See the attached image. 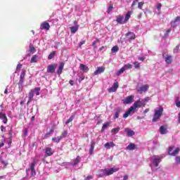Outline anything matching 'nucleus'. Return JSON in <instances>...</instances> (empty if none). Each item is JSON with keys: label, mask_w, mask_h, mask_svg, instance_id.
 <instances>
[{"label": "nucleus", "mask_w": 180, "mask_h": 180, "mask_svg": "<svg viewBox=\"0 0 180 180\" xmlns=\"http://www.w3.org/2000/svg\"><path fill=\"white\" fill-rule=\"evenodd\" d=\"M141 106H146V103H144L143 100H138L137 101L134 103V105L131 106L128 109V110L123 115L124 119L129 117L130 113H134L136 112V109H137V108H141Z\"/></svg>", "instance_id": "1"}, {"label": "nucleus", "mask_w": 180, "mask_h": 180, "mask_svg": "<svg viewBox=\"0 0 180 180\" xmlns=\"http://www.w3.org/2000/svg\"><path fill=\"white\" fill-rule=\"evenodd\" d=\"M119 168H105L98 171L96 174L97 178H103V176H109L113 174L114 172H117Z\"/></svg>", "instance_id": "2"}, {"label": "nucleus", "mask_w": 180, "mask_h": 180, "mask_svg": "<svg viewBox=\"0 0 180 180\" xmlns=\"http://www.w3.org/2000/svg\"><path fill=\"white\" fill-rule=\"evenodd\" d=\"M164 108H162V106H160L158 110H155L152 122H158V120H160L161 118V116H162Z\"/></svg>", "instance_id": "3"}, {"label": "nucleus", "mask_w": 180, "mask_h": 180, "mask_svg": "<svg viewBox=\"0 0 180 180\" xmlns=\"http://www.w3.org/2000/svg\"><path fill=\"white\" fill-rule=\"evenodd\" d=\"M34 167H36V162L34 161L30 165V168L26 170L27 175H29V172H31V176H34L36 175V170L34 169Z\"/></svg>", "instance_id": "4"}, {"label": "nucleus", "mask_w": 180, "mask_h": 180, "mask_svg": "<svg viewBox=\"0 0 180 180\" xmlns=\"http://www.w3.org/2000/svg\"><path fill=\"white\" fill-rule=\"evenodd\" d=\"M171 26L174 29L178 27V26H180V18L179 16H177L174 20H172L171 22Z\"/></svg>", "instance_id": "5"}, {"label": "nucleus", "mask_w": 180, "mask_h": 180, "mask_svg": "<svg viewBox=\"0 0 180 180\" xmlns=\"http://www.w3.org/2000/svg\"><path fill=\"white\" fill-rule=\"evenodd\" d=\"M126 39L127 41H131V40H134L136 39V34L134 32H128L126 34Z\"/></svg>", "instance_id": "6"}, {"label": "nucleus", "mask_w": 180, "mask_h": 180, "mask_svg": "<svg viewBox=\"0 0 180 180\" xmlns=\"http://www.w3.org/2000/svg\"><path fill=\"white\" fill-rule=\"evenodd\" d=\"M56 68H57V64L49 65L47 67V72H49V74H54V72H56Z\"/></svg>", "instance_id": "7"}, {"label": "nucleus", "mask_w": 180, "mask_h": 180, "mask_svg": "<svg viewBox=\"0 0 180 180\" xmlns=\"http://www.w3.org/2000/svg\"><path fill=\"white\" fill-rule=\"evenodd\" d=\"M134 99V96H129L126 97L124 99L122 100L124 105H129V103H131L133 100Z\"/></svg>", "instance_id": "8"}, {"label": "nucleus", "mask_w": 180, "mask_h": 180, "mask_svg": "<svg viewBox=\"0 0 180 180\" xmlns=\"http://www.w3.org/2000/svg\"><path fill=\"white\" fill-rule=\"evenodd\" d=\"M162 158L160 157V156H154L153 158V164L155 167H158V165L160 164V162H161V160Z\"/></svg>", "instance_id": "9"}, {"label": "nucleus", "mask_w": 180, "mask_h": 180, "mask_svg": "<svg viewBox=\"0 0 180 180\" xmlns=\"http://www.w3.org/2000/svg\"><path fill=\"white\" fill-rule=\"evenodd\" d=\"M178 153H179V148H176L174 150V148L172 147L169 148V150H168L169 155H176Z\"/></svg>", "instance_id": "10"}, {"label": "nucleus", "mask_w": 180, "mask_h": 180, "mask_svg": "<svg viewBox=\"0 0 180 180\" xmlns=\"http://www.w3.org/2000/svg\"><path fill=\"white\" fill-rule=\"evenodd\" d=\"M53 154H54V151H53L51 148L48 147L45 148L44 157H51V155H53Z\"/></svg>", "instance_id": "11"}, {"label": "nucleus", "mask_w": 180, "mask_h": 180, "mask_svg": "<svg viewBox=\"0 0 180 180\" xmlns=\"http://www.w3.org/2000/svg\"><path fill=\"white\" fill-rule=\"evenodd\" d=\"M117 88H119V83L115 82L113 84L112 87L108 89V92H110V93L116 92V91H117Z\"/></svg>", "instance_id": "12"}, {"label": "nucleus", "mask_w": 180, "mask_h": 180, "mask_svg": "<svg viewBox=\"0 0 180 180\" xmlns=\"http://www.w3.org/2000/svg\"><path fill=\"white\" fill-rule=\"evenodd\" d=\"M138 92L143 94V92H147L148 91V85L144 84L137 89Z\"/></svg>", "instance_id": "13"}, {"label": "nucleus", "mask_w": 180, "mask_h": 180, "mask_svg": "<svg viewBox=\"0 0 180 180\" xmlns=\"http://www.w3.org/2000/svg\"><path fill=\"white\" fill-rule=\"evenodd\" d=\"M0 119L3 121V123H4V124H6V123H8V118L6 117V115H5V113H3L2 112H0Z\"/></svg>", "instance_id": "14"}, {"label": "nucleus", "mask_w": 180, "mask_h": 180, "mask_svg": "<svg viewBox=\"0 0 180 180\" xmlns=\"http://www.w3.org/2000/svg\"><path fill=\"white\" fill-rule=\"evenodd\" d=\"M40 29L41 30H49L50 29V24H49L46 22H43L42 24H41V27Z\"/></svg>", "instance_id": "15"}, {"label": "nucleus", "mask_w": 180, "mask_h": 180, "mask_svg": "<svg viewBox=\"0 0 180 180\" xmlns=\"http://www.w3.org/2000/svg\"><path fill=\"white\" fill-rule=\"evenodd\" d=\"M102 72H105V67H98L96 71L94 72V75L102 74Z\"/></svg>", "instance_id": "16"}, {"label": "nucleus", "mask_w": 180, "mask_h": 180, "mask_svg": "<svg viewBox=\"0 0 180 180\" xmlns=\"http://www.w3.org/2000/svg\"><path fill=\"white\" fill-rule=\"evenodd\" d=\"M137 148V146L134 143H129L127 147L126 150H128L129 151H133V150H136Z\"/></svg>", "instance_id": "17"}, {"label": "nucleus", "mask_w": 180, "mask_h": 180, "mask_svg": "<svg viewBox=\"0 0 180 180\" xmlns=\"http://www.w3.org/2000/svg\"><path fill=\"white\" fill-rule=\"evenodd\" d=\"M81 162V158L79 156H77L75 160H73V162H71V165L73 167H75V165H78Z\"/></svg>", "instance_id": "18"}, {"label": "nucleus", "mask_w": 180, "mask_h": 180, "mask_svg": "<svg viewBox=\"0 0 180 180\" xmlns=\"http://www.w3.org/2000/svg\"><path fill=\"white\" fill-rule=\"evenodd\" d=\"M115 146V143L113 142H107L105 143L104 147L106 148V150H110V148H112V147Z\"/></svg>", "instance_id": "19"}, {"label": "nucleus", "mask_w": 180, "mask_h": 180, "mask_svg": "<svg viewBox=\"0 0 180 180\" xmlns=\"http://www.w3.org/2000/svg\"><path fill=\"white\" fill-rule=\"evenodd\" d=\"M33 96H34V91L31 90V92L29 93V100L27 103V106H29V103L33 101Z\"/></svg>", "instance_id": "20"}, {"label": "nucleus", "mask_w": 180, "mask_h": 180, "mask_svg": "<svg viewBox=\"0 0 180 180\" xmlns=\"http://www.w3.org/2000/svg\"><path fill=\"white\" fill-rule=\"evenodd\" d=\"M25 82V79H20L18 82V89L20 92H22L23 91V83Z\"/></svg>", "instance_id": "21"}, {"label": "nucleus", "mask_w": 180, "mask_h": 180, "mask_svg": "<svg viewBox=\"0 0 180 180\" xmlns=\"http://www.w3.org/2000/svg\"><path fill=\"white\" fill-rule=\"evenodd\" d=\"M159 131L160 134H167V133H168V129H167V127H165V126H161L160 127Z\"/></svg>", "instance_id": "22"}, {"label": "nucleus", "mask_w": 180, "mask_h": 180, "mask_svg": "<svg viewBox=\"0 0 180 180\" xmlns=\"http://www.w3.org/2000/svg\"><path fill=\"white\" fill-rule=\"evenodd\" d=\"M95 144H96L95 141L92 140L91 141V146H90V149H89V154H94V150L95 148Z\"/></svg>", "instance_id": "23"}, {"label": "nucleus", "mask_w": 180, "mask_h": 180, "mask_svg": "<svg viewBox=\"0 0 180 180\" xmlns=\"http://www.w3.org/2000/svg\"><path fill=\"white\" fill-rule=\"evenodd\" d=\"M79 69L81 70V71H83L84 72H88L89 71V68L88 66L81 63L79 65Z\"/></svg>", "instance_id": "24"}, {"label": "nucleus", "mask_w": 180, "mask_h": 180, "mask_svg": "<svg viewBox=\"0 0 180 180\" xmlns=\"http://www.w3.org/2000/svg\"><path fill=\"white\" fill-rule=\"evenodd\" d=\"M125 131H126L127 136H128V137H131L132 136H134V134H135L134 131H133L130 129H125Z\"/></svg>", "instance_id": "25"}, {"label": "nucleus", "mask_w": 180, "mask_h": 180, "mask_svg": "<svg viewBox=\"0 0 180 180\" xmlns=\"http://www.w3.org/2000/svg\"><path fill=\"white\" fill-rule=\"evenodd\" d=\"M63 70H64V63H62L60 64L58 69L57 70L58 75H61V73L63 72Z\"/></svg>", "instance_id": "26"}, {"label": "nucleus", "mask_w": 180, "mask_h": 180, "mask_svg": "<svg viewBox=\"0 0 180 180\" xmlns=\"http://www.w3.org/2000/svg\"><path fill=\"white\" fill-rule=\"evenodd\" d=\"M78 28H79V26L78 25H76V26H73V27H70V32L72 34L77 33V32H78Z\"/></svg>", "instance_id": "27"}, {"label": "nucleus", "mask_w": 180, "mask_h": 180, "mask_svg": "<svg viewBox=\"0 0 180 180\" xmlns=\"http://www.w3.org/2000/svg\"><path fill=\"white\" fill-rule=\"evenodd\" d=\"M117 23H119V25H124L126 22H124V20H123V17L119 16L117 18Z\"/></svg>", "instance_id": "28"}, {"label": "nucleus", "mask_w": 180, "mask_h": 180, "mask_svg": "<svg viewBox=\"0 0 180 180\" xmlns=\"http://www.w3.org/2000/svg\"><path fill=\"white\" fill-rule=\"evenodd\" d=\"M54 133V127H52L50 131L45 134V139H48V137H50V136H51V134H53Z\"/></svg>", "instance_id": "29"}, {"label": "nucleus", "mask_w": 180, "mask_h": 180, "mask_svg": "<svg viewBox=\"0 0 180 180\" xmlns=\"http://www.w3.org/2000/svg\"><path fill=\"white\" fill-rule=\"evenodd\" d=\"M165 60L167 63V64H171V63H172V56H167L165 58Z\"/></svg>", "instance_id": "30"}, {"label": "nucleus", "mask_w": 180, "mask_h": 180, "mask_svg": "<svg viewBox=\"0 0 180 180\" xmlns=\"http://www.w3.org/2000/svg\"><path fill=\"white\" fill-rule=\"evenodd\" d=\"M131 16V13H130V11H129L126 15L125 18L124 19L125 23H127V22H129V19H130V17Z\"/></svg>", "instance_id": "31"}, {"label": "nucleus", "mask_w": 180, "mask_h": 180, "mask_svg": "<svg viewBox=\"0 0 180 180\" xmlns=\"http://www.w3.org/2000/svg\"><path fill=\"white\" fill-rule=\"evenodd\" d=\"M37 58H39V56L37 55H34L30 60V63H37Z\"/></svg>", "instance_id": "32"}, {"label": "nucleus", "mask_w": 180, "mask_h": 180, "mask_svg": "<svg viewBox=\"0 0 180 180\" xmlns=\"http://www.w3.org/2000/svg\"><path fill=\"white\" fill-rule=\"evenodd\" d=\"M37 96L40 95V87H36L34 90H32Z\"/></svg>", "instance_id": "33"}, {"label": "nucleus", "mask_w": 180, "mask_h": 180, "mask_svg": "<svg viewBox=\"0 0 180 180\" xmlns=\"http://www.w3.org/2000/svg\"><path fill=\"white\" fill-rule=\"evenodd\" d=\"M117 51H119V46H115L111 49V52L112 53H116Z\"/></svg>", "instance_id": "34"}, {"label": "nucleus", "mask_w": 180, "mask_h": 180, "mask_svg": "<svg viewBox=\"0 0 180 180\" xmlns=\"http://www.w3.org/2000/svg\"><path fill=\"white\" fill-rule=\"evenodd\" d=\"M74 119H75V115L70 116V117L65 122V124L67 125L69 123H71V122H72V120H74Z\"/></svg>", "instance_id": "35"}, {"label": "nucleus", "mask_w": 180, "mask_h": 180, "mask_svg": "<svg viewBox=\"0 0 180 180\" xmlns=\"http://www.w3.org/2000/svg\"><path fill=\"white\" fill-rule=\"evenodd\" d=\"M124 71H126V69H124V67H122L121 69H120L117 72V75H121L122 74H123V72H124Z\"/></svg>", "instance_id": "36"}, {"label": "nucleus", "mask_w": 180, "mask_h": 180, "mask_svg": "<svg viewBox=\"0 0 180 180\" xmlns=\"http://www.w3.org/2000/svg\"><path fill=\"white\" fill-rule=\"evenodd\" d=\"M109 122H105L104 124H103L101 131H104L105 129H108V127H109Z\"/></svg>", "instance_id": "37"}, {"label": "nucleus", "mask_w": 180, "mask_h": 180, "mask_svg": "<svg viewBox=\"0 0 180 180\" xmlns=\"http://www.w3.org/2000/svg\"><path fill=\"white\" fill-rule=\"evenodd\" d=\"M120 130V127H117V128H113L112 129V133H113L114 134H117V133H119V131Z\"/></svg>", "instance_id": "38"}, {"label": "nucleus", "mask_w": 180, "mask_h": 180, "mask_svg": "<svg viewBox=\"0 0 180 180\" xmlns=\"http://www.w3.org/2000/svg\"><path fill=\"white\" fill-rule=\"evenodd\" d=\"M169 33H171V29H169L166 31V32L165 33V34L163 36V39H167V37H168L169 36Z\"/></svg>", "instance_id": "39"}, {"label": "nucleus", "mask_w": 180, "mask_h": 180, "mask_svg": "<svg viewBox=\"0 0 180 180\" xmlns=\"http://www.w3.org/2000/svg\"><path fill=\"white\" fill-rule=\"evenodd\" d=\"M25 76H26V70H22L20 76V79H25Z\"/></svg>", "instance_id": "40"}, {"label": "nucleus", "mask_w": 180, "mask_h": 180, "mask_svg": "<svg viewBox=\"0 0 180 180\" xmlns=\"http://www.w3.org/2000/svg\"><path fill=\"white\" fill-rule=\"evenodd\" d=\"M119 113H120V108L117 109V110L115 111L114 119L119 118Z\"/></svg>", "instance_id": "41"}, {"label": "nucleus", "mask_w": 180, "mask_h": 180, "mask_svg": "<svg viewBox=\"0 0 180 180\" xmlns=\"http://www.w3.org/2000/svg\"><path fill=\"white\" fill-rule=\"evenodd\" d=\"M56 56V51L51 52V53L49 55V56H48L49 60H51V59L54 58V56Z\"/></svg>", "instance_id": "42"}, {"label": "nucleus", "mask_w": 180, "mask_h": 180, "mask_svg": "<svg viewBox=\"0 0 180 180\" xmlns=\"http://www.w3.org/2000/svg\"><path fill=\"white\" fill-rule=\"evenodd\" d=\"M124 68L125 70H130V69L133 68V65L128 63V64L124 65Z\"/></svg>", "instance_id": "43"}, {"label": "nucleus", "mask_w": 180, "mask_h": 180, "mask_svg": "<svg viewBox=\"0 0 180 180\" xmlns=\"http://www.w3.org/2000/svg\"><path fill=\"white\" fill-rule=\"evenodd\" d=\"M53 141L55 143H60V141L61 140V136H58L52 139Z\"/></svg>", "instance_id": "44"}, {"label": "nucleus", "mask_w": 180, "mask_h": 180, "mask_svg": "<svg viewBox=\"0 0 180 180\" xmlns=\"http://www.w3.org/2000/svg\"><path fill=\"white\" fill-rule=\"evenodd\" d=\"M35 49H34V46L32 45V44H30V53H34Z\"/></svg>", "instance_id": "45"}, {"label": "nucleus", "mask_w": 180, "mask_h": 180, "mask_svg": "<svg viewBox=\"0 0 180 180\" xmlns=\"http://www.w3.org/2000/svg\"><path fill=\"white\" fill-rule=\"evenodd\" d=\"M99 43V39H96L92 44L94 49H96V44Z\"/></svg>", "instance_id": "46"}, {"label": "nucleus", "mask_w": 180, "mask_h": 180, "mask_svg": "<svg viewBox=\"0 0 180 180\" xmlns=\"http://www.w3.org/2000/svg\"><path fill=\"white\" fill-rule=\"evenodd\" d=\"M68 134V132H67V131H64L62 134L60 136V137L61 139H65L67 134Z\"/></svg>", "instance_id": "47"}, {"label": "nucleus", "mask_w": 180, "mask_h": 180, "mask_svg": "<svg viewBox=\"0 0 180 180\" xmlns=\"http://www.w3.org/2000/svg\"><path fill=\"white\" fill-rule=\"evenodd\" d=\"M134 67H135V68L137 70V69H139V68H140V63H139V62H134Z\"/></svg>", "instance_id": "48"}, {"label": "nucleus", "mask_w": 180, "mask_h": 180, "mask_svg": "<svg viewBox=\"0 0 180 180\" xmlns=\"http://www.w3.org/2000/svg\"><path fill=\"white\" fill-rule=\"evenodd\" d=\"M112 11H113V6L110 5L107 10V13H110V12H112Z\"/></svg>", "instance_id": "49"}, {"label": "nucleus", "mask_w": 180, "mask_h": 180, "mask_svg": "<svg viewBox=\"0 0 180 180\" xmlns=\"http://www.w3.org/2000/svg\"><path fill=\"white\" fill-rule=\"evenodd\" d=\"M143 5H144V2H139V4H138V8H139V9H142L143 8Z\"/></svg>", "instance_id": "50"}, {"label": "nucleus", "mask_w": 180, "mask_h": 180, "mask_svg": "<svg viewBox=\"0 0 180 180\" xmlns=\"http://www.w3.org/2000/svg\"><path fill=\"white\" fill-rule=\"evenodd\" d=\"M0 162L2 163L4 165V167H6V165H8V162H5L4 160L1 158H0Z\"/></svg>", "instance_id": "51"}, {"label": "nucleus", "mask_w": 180, "mask_h": 180, "mask_svg": "<svg viewBox=\"0 0 180 180\" xmlns=\"http://www.w3.org/2000/svg\"><path fill=\"white\" fill-rule=\"evenodd\" d=\"M178 51H179V45H177L174 49V53H178Z\"/></svg>", "instance_id": "52"}, {"label": "nucleus", "mask_w": 180, "mask_h": 180, "mask_svg": "<svg viewBox=\"0 0 180 180\" xmlns=\"http://www.w3.org/2000/svg\"><path fill=\"white\" fill-rule=\"evenodd\" d=\"M139 0H134L131 4V8H133L135 5H137Z\"/></svg>", "instance_id": "53"}, {"label": "nucleus", "mask_w": 180, "mask_h": 180, "mask_svg": "<svg viewBox=\"0 0 180 180\" xmlns=\"http://www.w3.org/2000/svg\"><path fill=\"white\" fill-rule=\"evenodd\" d=\"M143 102L146 103L150 101V97H146L144 99H143Z\"/></svg>", "instance_id": "54"}, {"label": "nucleus", "mask_w": 180, "mask_h": 180, "mask_svg": "<svg viewBox=\"0 0 180 180\" xmlns=\"http://www.w3.org/2000/svg\"><path fill=\"white\" fill-rule=\"evenodd\" d=\"M176 162H177V164H180V156L176 157Z\"/></svg>", "instance_id": "55"}, {"label": "nucleus", "mask_w": 180, "mask_h": 180, "mask_svg": "<svg viewBox=\"0 0 180 180\" xmlns=\"http://www.w3.org/2000/svg\"><path fill=\"white\" fill-rule=\"evenodd\" d=\"M20 68H22V64L19 63L16 67V71L20 70Z\"/></svg>", "instance_id": "56"}, {"label": "nucleus", "mask_w": 180, "mask_h": 180, "mask_svg": "<svg viewBox=\"0 0 180 180\" xmlns=\"http://www.w3.org/2000/svg\"><path fill=\"white\" fill-rule=\"evenodd\" d=\"M93 178H94V176L89 175V176L84 177V179L88 180V179H92Z\"/></svg>", "instance_id": "57"}, {"label": "nucleus", "mask_w": 180, "mask_h": 180, "mask_svg": "<svg viewBox=\"0 0 180 180\" xmlns=\"http://www.w3.org/2000/svg\"><path fill=\"white\" fill-rule=\"evenodd\" d=\"M103 50L104 51H106V46H101V47L99 49V51H102Z\"/></svg>", "instance_id": "58"}, {"label": "nucleus", "mask_w": 180, "mask_h": 180, "mask_svg": "<svg viewBox=\"0 0 180 180\" xmlns=\"http://www.w3.org/2000/svg\"><path fill=\"white\" fill-rule=\"evenodd\" d=\"M84 78L85 77L84 76H80L79 78V82H81V81H84Z\"/></svg>", "instance_id": "59"}, {"label": "nucleus", "mask_w": 180, "mask_h": 180, "mask_svg": "<svg viewBox=\"0 0 180 180\" xmlns=\"http://www.w3.org/2000/svg\"><path fill=\"white\" fill-rule=\"evenodd\" d=\"M12 128L10 130V133L8 134V136H9V139H11L12 138Z\"/></svg>", "instance_id": "60"}, {"label": "nucleus", "mask_w": 180, "mask_h": 180, "mask_svg": "<svg viewBox=\"0 0 180 180\" xmlns=\"http://www.w3.org/2000/svg\"><path fill=\"white\" fill-rule=\"evenodd\" d=\"M162 6V5H161V4H158L157 6V9H158V11H160V9H161Z\"/></svg>", "instance_id": "61"}, {"label": "nucleus", "mask_w": 180, "mask_h": 180, "mask_svg": "<svg viewBox=\"0 0 180 180\" xmlns=\"http://www.w3.org/2000/svg\"><path fill=\"white\" fill-rule=\"evenodd\" d=\"M123 180H129V176L124 175L123 177Z\"/></svg>", "instance_id": "62"}, {"label": "nucleus", "mask_w": 180, "mask_h": 180, "mask_svg": "<svg viewBox=\"0 0 180 180\" xmlns=\"http://www.w3.org/2000/svg\"><path fill=\"white\" fill-rule=\"evenodd\" d=\"M176 106L177 108H180V101H176Z\"/></svg>", "instance_id": "63"}, {"label": "nucleus", "mask_w": 180, "mask_h": 180, "mask_svg": "<svg viewBox=\"0 0 180 180\" xmlns=\"http://www.w3.org/2000/svg\"><path fill=\"white\" fill-rule=\"evenodd\" d=\"M178 122L180 124V112H179V115H178Z\"/></svg>", "instance_id": "64"}]
</instances>
